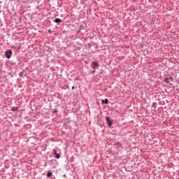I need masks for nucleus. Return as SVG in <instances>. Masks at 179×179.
Masks as SVG:
<instances>
[{"instance_id":"nucleus-7","label":"nucleus","mask_w":179,"mask_h":179,"mask_svg":"<svg viewBox=\"0 0 179 179\" xmlns=\"http://www.w3.org/2000/svg\"><path fill=\"white\" fill-rule=\"evenodd\" d=\"M51 176H52V172H48L47 177H50Z\"/></svg>"},{"instance_id":"nucleus-5","label":"nucleus","mask_w":179,"mask_h":179,"mask_svg":"<svg viewBox=\"0 0 179 179\" xmlns=\"http://www.w3.org/2000/svg\"><path fill=\"white\" fill-rule=\"evenodd\" d=\"M55 23H62V20H61L59 18H56L55 20Z\"/></svg>"},{"instance_id":"nucleus-3","label":"nucleus","mask_w":179,"mask_h":179,"mask_svg":"<svg viewBox=\"0 0 179 179\" xmlns=\"http://www.w3.org/2000/svg\"><path fill=\"white\" fill-rule=\"evenodd\" d=\"M106 122L108 124V126L111 127L113 125V120H111V119H110V117L108 116H106Z\"/></svg>"},{"instance_id":"nucleus-11","label":"nucleus","mask_w":179,"mask_h":179,"mask_svg":"<svg viewBox=\"0 0 179 179\" xmlns=\"http://www.w3.org/2000/svg\"><path fill=\"white\" fill-rule=\"evenodd\" d=\"M91 73H96V70H93L92 71H91Z\"/></svg>"},{"instance_id":"nucleus-13","label":"nucleus","mask_w":179,"mask_h":179,"mask_svg":"<svg viewBox=\"0 0 179 179\" xmlns=\"http://www.w3.org/2000/svg\"><path fill=\"white\" fill-rule=\"evenodd\" d=\"M156 104H157L156 102L152 103V106H156Z\"/></svg>"},{"instance_id":"nucleus-6","label":"nucleus","mask_w":179,"mask_h":179,"mask_svg":"<svg viewBox=\"0 0 179 179\" xmlns=\"http://www.w3.org/2000/svg\"><path fill=\"white\" fill-rule=\"evenodd\" d=\"M54 155H55V159H59L60 157L59 154H57V152L55 151Z\"/></svg>"},{"instance_id":"nucleus-17","label":"nucleus","mask_w":179,"mask_h":179,"mask_svg":"<svg viewBox=\"0 0 179 179\" xmlns=\"http://www.w3.org/2000/svg\"><path fill=\"white\" fill-rule=\"evenodd\" d=\"M0 9H1V6H0Z\"/></svg>"},{"instance_id":"nucleus-12","label":"nucleus","mask_w":179,"mask_h":179,"mask_svg":"<svg viewBox=\"0 0 179 179\" xmlns=\"http://www.w3.org/2000/svg\"><path fill=\"white\" fill-rule=\"evenodd\" d=\"M19 76H23V73H20Z\"/></svg>"},{"instance_id":"nucleus-10","label":"nucleus","mask_w":179,"mask_h":179,"mask_svg":"<svg viewBox=\"0 0 179 179\" xmlns=\"http://www.w3.org/2000/svg\"><path fill=\"white\" fill-rule=\"evenodd\" d=\"M169 78V80H173V77L170 76Z\"/></svg>"},{"instance_id":"nucleus-8","label":"nucleus","mask_w":179,"mask_h":179,"mask_svg":"<svg viewBox=\"0 0 179 179\" xmlns=\"http://www.w3.org/2000/svg\"><path fill=\"white\" fill-rule=\"evenodd\" d=\"M11 110L13 111H16L17 110V107H13V108H11Z\"/></svg>"},{"instance_id":"nucleus-15","label":"nucleus","mask_w":179,"mask_h":179,"mask_svg":"<svg viewBox=\"0 0 179 179\" xmlns=\"http://www.w3.org/2000/svg\"><path fill=\"white\" fill-rule=\"evenodd\" d=\"M53 113H57V110H53Z\"/></svg>"},{"instance_id":"nucleus-1","label":"nucleus","mask_w":179,"mask_h":179,"mask_svg":"<svg viewBox=\"0 0 179 179\" xmlns=\"http://www.w3.org/2000/svg\"><path fill=\"white\" fill-rule=\"evenodd\" d=\"M5 55L7 59H9L12 57V50H8L5 52Z\"/></svg>"},{"instance_id":"nucleus-4","label":"nucleus","mask_w":179,"mask_h":179,"mask_svg":"<svg viewBox=\"0 0 179 179\" xmlns=\"http://www.w3.org/2000/svg\"><path fill=\"white\" fill-rule=\"evenodd\" d=\"M101 103H102V104H108V99H102Z\"/></svg>"},{"instance_id":"nucleus-16","label":"nucleus","mask_w":179,"mask_h":179,"mask_svg":"<svg viewBox=\"0 0 179 179\" xmlns=\"http://www.w3.org/2000/svg\"><path fill=\"white\" fill-rule=\"evenodd\" d=\"M0 3H2V1H0Z\"/></svg>"},{"instance_id":"nucleus-2","label":"nucleus","mask_w":179,"mask_h":179,"mask_svg":"<svg viewBox=\"0 0 179 179\" xmlns=\"http://www.w3.org/2000/svg\"><path fill=\"white\" fill-rule=\"evenodd\" d=\"M99 66H100V65L99 64V63H97L96 62H92L91 68H92V69H97V68H99Z\"/></svg>"},{"instance_id":"nucleus-9","label":"nucleus","mask_w":179,"mask_h":179,"mask_svg":"<svg viewBox=\"0 0 179 179\" xmlns=\"http://www.w3.org/2000/svg\"><path fill=\"white\" fill-rule=\"evenodd\" d=\"M164 82H166V83H169V78H164Z\"/></svg>"},{"instance_id":"nucleus-14","label":"nucleus","mask_w":179,"mask_h":179,"mask_svg":"<svg viewBox=\"0 0 179 179\" xmlns=\"http://www.w3.org/2000/svg\"><path fill=\"white\" fill-rule=\"evenodd\" d=\"M71 89H72V90H73L75 89V86H73V87H71Z\"/></svg>"}]
</instances>
